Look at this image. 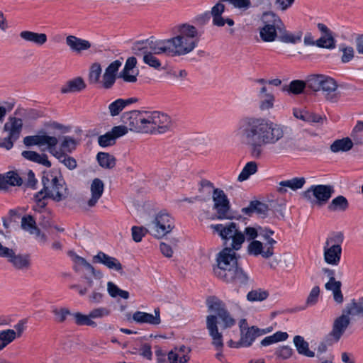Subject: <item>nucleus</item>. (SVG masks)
Returning a JSON list of instances; mask_svg holds the SVG:
<instances>
[{
	"mask_svg": "<svg viewBox=\"0 0 363 363\" xmlns=\"http://www.w3.org/2000/svg\"><path fill=\"white\" fill-rule=\"evenodd\" d=\"M286 127L260 116H246L238 125L236 135L252 157L259 159L264 147L274 145L277 152H286L294 147V139L286 135Z\"/></svg>",
	"mask_w": 363,
	"mask_h": 363,
	"instance_id": "f257e3e1",
	"label": "nucleus"
},
{
	"mask_svg": "<svg viewBox=\"0 0 363 363\" xmlns=\"http://www.w3.org/2000/svg\"><path fill=\"white\" fill-rule=\"evenodd\" d=\"M123 121L130 130L145 134H164L172 130L171 117L160 111H132L123 115Z\"/></svg>",
	"mask_w": 363,
	"mask_h": 363,
	"instance_id": "f03ea898",
	"label": "nucleus"
},
{
	"mask_svg": "<svg viewBox=\"0 0 363 363\" xmlns=\"http://www.w3.org/2000/svg\"><path fill=\"white\" fill-rule=\"evenodd\" d=\"M236 250L225 247L217 256L214 274L220 280L240 287L247 284L249 277L238 267Z\"/></svg>",
	"mask_w": 363,
	"mask_h": 363,
	"instance_id": "7ed1b4c3",
	"label": "nucleus"
},
{
	"mask_svg": "<svg viewBox=\"0 0 363 363\" xmlns=\"http://www.w3.org/2000/svg\"><path fill=\"white\" fill-rule=\"evenodd\" d=\"M213 233H216L223 240L225 247L239 250L245 240L256 239L254 226L242 227L235 222L225 224H212L210 226Z\"/></svg>",
	"mask_w": 363,
	"mask_h": 363,
	"instance_id": "20e7f679",
	"label": "nucleus"
},
{
	"mask_svg": "<svg viewBox=\"0 0 363 363\" xmlns=\"http://www.w3.org/2000/svg\"><path fill=\"white\" fill-rule=\"evenodd\" d=\"M208 311L215 314L208 315L206 317V328L209 335L212 338V345L218 350L223 347V335L218 331L217 316L223 323V328H230L235 325V320L230 316L225 307V304L219 299L212 297L207 300Z\"/></svg>",
	"mask_w": 363,
	"mask_h": 363,
	"instance_id": "39448f33",
	"label": "nucleus"
},
{
	"mask_svg": "<svg viewBox=\"0 0 363 363\" xmlns=\"http://www.w3.org/2000/svg\"><path fill=\"white\" fill-rule=\"evenodd\" d=\"M174 36L168 38L172 57L186 55L198 45L201 32L189 23H182L172 29Z\"/></svg>",
	"mask_w": 363,
	"mask_h": 363,
	"instance_id": "423d86ee",
	"label": "nucleus"
},
{
	"mask_svg": "<svg viewBox=\"0 0 363 363\" xmlns=\"http://www.w3.org/2000/svg\"><path fill=\"white\" fill-rule=\"evenodd\" d=\"M43 189L35 195V200L40 208H44L45 199H50L56 202L65 200L69 196V191L64 179L52 172H44L42 179Z\"/></svg>",
	"mask_w": 363,
	"mask_h": 363,
	"instance_id": "0eeeda50",
	"label": "nucleus"
},
{
	"mask_svg": "<svg viewBox=\"0 0 363 363\" xmlns=\"http://www.w3.org/2000/svg\"><path fill=\"white\" fill-rule=\"evenodd\" d=\"M262 26L259 28L261 40L266 43L274 42L279 38V29H281L282 21L280 17L272 11L264 12L260 18Z\"/></svg>",
	"mask_w": 363,
	"mask_h": 363,
	"instance_id": "6e6552de",
	"label": "nucleus"
},
{
	"mask_svg": "<svg viewBox=\"0 0 363 363\" xmlns=\"http://www.w3.org/2000/svg\"><path fill=\"white\" fill-rule=\"evenodd\" d=\"M308 88L314 91H322L325 99L335 102L339 98L337 84L331 77L325 75H311L308 78Z\"/></svg>",
	"mask_w": 363,
	"mask_h": 363,
	"instance_id": "1a4fd4ad",
	"label": "nucleus"
},
{
	"mask_svg": "<svg viewBox=\"0 0 363 363\" xmlns=\"http://www.w3.org/2000/svg\"><path fill=\"white\" fill-rule=\"evenodd\" d=\"M343 241L344 235L342 232H333L327 237L323 245V257L327 264L333 266L339 264Z\"/></svg>",
	"mask_w": 363,
	"mask_h": 363,
	"instance_id": "9d476101",
	"label": "nucleus"
},
{
	"mask_svg": "<svg viewBox=\"0 0 363 363\" xmlns=\"http://www.w3.org/2000/svg\"><path fill=\"white\" fill-rule=\"evenodd\" d=\"M59 140L55 136H51L47 134L44 130H40L35 135L26 136L23 139V143L26 146L37 145L43 150H47L53 157L57 155V145Z\"/></svg>",
	"mask_w": 363,
	"mask_h": 363,
	"instance_id": "9b49d317",
	"label": "nucleus"
},
{
	"mask_svg": "<svg viewBox=\"0 0 363 363\" xmlns=\"http://www.w3.org/2000/svg\"><path fill=\"white\" fill-rule=\"evenodd\" d=\"M133 50L138 56H140V52H150L151 55H155L164 54L172 56L168 39L137 43L133 45Z\"/></svg>",
	"mask_w": 363,
	"mask_h": 363,
	"instance_id": "f8f14e48",
	"label": "nucleus"
},
{
	"mask_svg": "<svg viewBox=\"0 0 363 363\" xmlns=\"http://www.w3.org/2000/svg\"><path fill=\"white\" fill-rule=\"evenodd\" d=\"M174 227L173 218L164 212L157 214L155 219L148 225L150 233L158 239L162 238L169 233Z\"/></svg>",
	"mask_w": 363,
	"mask_h": 363,
	"instance_id": "ddd939ff",
	"label": "nucleus"
},
{
	"mask_svg": "<svg viewBox=\"0 0 363 363\" xmlns=\"http://www.w3.org/2000/svg\"><path fill=\"white\" fill-rule=\"evenodd\" d=\"M212 199L213 202V209L216 212L215 218L230 220L233 218L230 213V201L223 190L220 189H213Z\"/></svg>",
	"mask_w": 363,
	"mask_h": 363,
	"instance_id": "4468645a",
	"label": "nucleus"
},
{
	"mask_svg": "<svg viewBox=\"0 0 363 363\" xmlns=\"http://www.w3.org/2000/svg\"><path fill=\"white\" fill-rule=\"evenodd\" d=\"M334 191L331 185H313L302 193V196L308 201H311L313 196L316 203L323 205L329 201Z\"/></svg>",
	"mask_w": 363,
	"mask_h": 363,
	"instance_id": "2eb2a0df",
	"label": "nucleus"
},
{
	"mask_svg": "<svg viewBox=\"0 0 363 363\" xmlns=\"http://www.w3.org/2000/svg\"><path fill=\"white\" fill-rule=\"evenodd\" d=\"M23 126L22 120L16 118H10L5 123L4 130L8 133V136L1 139L0 147L10 150L13 143L19 138Z\"/></svg>",
	"mask_w": 363,
	"mask_h": 363,
	"instance_id": "dca6fc26",
	"label": "nucleus"
},
{
	"mask_svg": "<svg viewBox=\"0 0 363 363\" xmlns=\"http://www.w3.org/2000/svg\"><path fill=\"white\" fill-rule=\"evenodd\" d=\"M121 65L122 62L119 60H116L112 62L105 69V71L101 77L96 87L105 90L112 89L116 83L117 79V73Z\"/></svg>",
	"mask_w": 363,
	"mask_h": 363,
	"instance_id": "f3484780",
	"label": "nucleus"
},
{
	"mask_svg": "<svg viewBox=\"0 0 363 363\" xmlns=\"http://www.w3.org/2000/svg\"><path fill=\"white\" fill-rule=\"evenodd\" d=\"M250 242L247 252L248 255L258 257L261 256L264 259H269L274 254V247L271 245L270 242L267 243L257 240H248Z\"/></svg>",
	"mask_w": 363,
	"mask_h": 363,
	"instance_id": "a211bd4d",
	"label": "nucleus"
},
{
	"mask_svg": "<svg viewBox=\"0 0 363 363\" xmlns=\"http://www.w3.org/2000/svg\"><path fill=\"white\" fill-rule=\"evenodd\" d=\"M154 312L155 314L153 315L146 312L136 311L133 315L127 314L126 318L128 321H134L138 324L157 325L161 323L160 308H155Z\"/></svg>",
	"mask_w": 363,
	"mask_h": 363,
	"instance_id": "6ab92c4d",
	"label": "nucleus"
},
{
	"mask_svg": "<svg viewBox=\"0 0 363 363\" xmlns=\"http://www.w3.org/2000/svg\"><path fill=\"white\" fill-rule=\"evenodd\" d=\"M317 27L323 35L315 41V45L322 48L334 49L335 40L333 32L323 23H318Z\"/></svg>",
	"mask_w": 363,
	"mask_h": 363,
	"instance_id": "aec40b11",
	"label": "nucleus"
},
{
	"mask_svg": "<svg viewBox=\"0 0 363 363\" xmlns=\"http://www.w3.org/2000/svg\"><path fill=\"white\" fill-rule=\"evenodd\" d=\"M190 347L184 345L176 346L167 353V358L170 363H186L189 359Z\"/></svg>",
	"mask_w": 363,
	"mask_h": 363,
	"instance_id": "412c9836",
	"label": "nucleus"
},
{
	"mask_svg": "<svg viewBox=\"0 0 363 363\" xmlns=\"http://www.w3.org/2000/svg\"><path fill=\"white\" fill-rule=\"evenodd\" d=\"M350 323V317H346L342 313L341 315L335 319L330 336L335 341H338L345 333Z\"/></svg>",
	"mask_w": 363,
	"mask_h": 363,
	"instance_id": "4be33fe9",
	"label": "nucleus"
},
{
	"mask_svg": "<svg viewBox=\"0 0 363 363\" xmlns=\"http://www.w3.org/2000/svg\"><path fill=\"white\" fill-rule=\"evenodd\" d=\"M346 317H350V321L362 320L363 322V305L360 301L352 300L347 303L342 312Z\"/></svg>",
	"mask_w": 363,
	"mask_h": 363,
	"instance_id": "5701e85b",
	"label": "nucleus"
},
{
	"mask_svg": "<svg viewBox=\"0 0 363 363\" xmlns=\"http://www.w3.org/2000/svg\"><path fill=\"white\" fill-rule=\"evenodd\" d=\"M93 262L102 264L109 269L117 272H121L123 269L122 264L116 258L111 257L103 252H99L97 255L94 256Z\"/></svg>",
	"mask_w": 363,
	"mask_h": 363,
	"instance_id": "b1692460",
	"label": "nucleus"
},
{
	"mask_svg": "<svg viewBox=\"0 0 363 363\" xmlns=\"http://www.w3.org/2000/svg\"><path fill=\"white\" fill-rule=\"evenodd\" d=\"M306 182L305 177H294L291 179L280 182L277 190L279 194H285L288 188L292 191H297L303 188Z\"/></svg>",
	"mask_w": 363,
	"mask_h": 363,
	"instance_id": "393cba45",
	"label": "nucleus"
},
{
	"mask_svg": "<svg viewBox=\"0 0 363 363\" xmlns=\"http://www.w3.org/2000/svg\"><path fill=\"white\" fill-rule=\"evenodd\" d=\"M22 184V178L16 172L10 171L0 174V190H7L10 186H19Z\"/></svg>",
	"mask_w": 363,
	"mask_h": 363,
	"instance_id": "a878e982",
	"label": "nucleus"
},
{
	"mask_svg": "<svg viewBox=\"0 0 363 363\" xmlns=\"http://www.w3.org/2000/svg\"><path fill=\"white\" fill-rule=\"evenodd\" d=\"M65 42L69 49L77 53L87 50L91 47V44L89 40L72 35L66 37Z\"/></svg>",
	"mask_w": 363,
	"mask_h": 363,
	"instance_id": "bb28decb",
	"label": "nucleus"
},
{
	"mask_svg": "<svg viewBox=\"0 0 363 363\" xmlns=\"http://www.w3.org/2000/svg\"><path fill=\"white\" fill-rule=\"evenodd\" d=\"M8 261L17 270L27 271L30 267V259L28 255H16L13 250L12 255L8 257Z\"/></svg>",
	"mask_w": 363,
	"mask_h": 363,
	"instance_id": "cd10ccee",
	"label": "nucleus"
},
{
	"mask_svg": "<svg viewBox=\"0 0 363 363\" xmlns=\"http://www.w3.org/2000/svg\"><path fill=\"white\" fill-rule=\"evenodd\" d=\"M20 38L26 43H31L37 46H42L48 41L45 33H35L30 30H23L19 33Z\"/></svg>",
	"mask_w": 363,
	"mask_h": 363,
	"instance_id": "c85d7f7f",
	"label": "nucleus"
},
{
	"mask_svg": "<svg viewBox=\"0 0 363 363\" xmlns=\"http://www.w3.org/2000/svg\"><path fill=\"white\" fill-rule=\"evenodd\" d=\"M104 189V182L98 178L94 179L90 186L91 196L87 201L89 207H94L101 197Z\"/></svg>",
	"mask_w": 363,
	"mask_h": 363,
	"instance_id": "c756f323",
	"label": "nucleus"
},
{
	"mask_svg": "<svg viewBox=\"0 0 363 363\" xmlns=\"http://www.w3.org/2000/svg\"><path fill=\"white\" fill-rule=\"evenodd\" d=\"M86 85L81 77H75L67 81L61 88L62 94L79 92L86 88Z\"/></svg>",
	"mask_w": 363,
	"mask_h": 363,
	"instance_id": "7c9ffc66",
	"label": "nucleus"
},
{
	"mask_svg": "<svg viewBox=\"0 0 363 363\" xmlns=\"http://www.w3.org/2000/svg\"><path fill=\"white\" fill-rule=\"evenodd\" d=\"M259 108L261 111H268L274 107V96L267 91L265 86H263L259 94Z\"/></svg>",
	"mask_w": 363,
	"mask_h": 363,
	"instance_id": "2f4dec72",
	"label": "nucleus"
},
{
	"mask_svg": "<svg viewBox=\"0 0 363 363\" xmlns=\"http://www.w3.org/2000/svg\"><path fill=\"white\" fill-rule=\"evenodd\" d=\"M22 156L28 160L44 165L47 167H50L52 165L50 161L48 160V155L45 153L40 154L35 151L26 150L22 152Z\"/></svg>",
	"mask_w": 363,
	"mask_h": 363,
	"instance_id": "473e14b6",
	"label": "nucleus"
},
{
	"mask_svg": "<svg viewBox=\"0 0 363 363\" xmlns=\"http://www.w3.org/2000/svg\"><path fill=\"white\" fill-rule=\"evenodd\" d=\"M137 100L134 98L127 99H118L108 105L110 115L113 117L120 114V113L128 105H130Z\"/></svg>",
	"mask_w": 363,
	"mask_h": 363,
	"instance_id": "72a5a7b5",
	"label": "nucleus"
},
{
	"mask_svg": "<svg viewBox=\"0 0 363 363\" xmlns=\"http://www.w3.org/2000/svg\"><path fill=\"white\" fill-rule=\"evenodd\" d=\"M259 328L256 326H252L247 328L245 330H242L240 333L241 343H242L243 347H248L252 345L255 340L259 337V333L257 332Z\"/></svg>",
	"mask_w": 363,
	"mask_h": 363,
	"instance_id": "f704fd0d",
	"label": "nucleus"
},
{
	"mask_svg": "<svg viewBox=\"0 0 363 363\" xmlns=\"http://www.w3.org/2000/svg\"><path fill=\"white\" fill-rule=\"evenodd\" d=\"M281 29H279V40L285 43H292L295 44L298 42H300L302 37V33L298 31L296 33H292L289 32L286 30V28L282 21Z\"/></svg>",
	"mask_w": 363,
	"mask_h": 363,
	"instance_id": "c9c22d12",
	"label": "nucleus"
},
{
	"mask_svg": "<svg viewBox=\"0 0 363 363\" xmlns=\"http://www.w3.org/2000/svg\"><path fill=\"white\" fill-rule=\"evenodd\" d=\"M21 226L23 230L31 235H40V230L37 227L34 218L30 215H26L21 218Z\"/></svg>",
	"mask_w": 363,
	"mask_h": 363,
	"instance_id": "e433bc0d",
	"label": "nucleus"
},
{
	"mask_svg": "<svg viewBox=\"0 0 363 363\" xmlns=\"http://www.w3.org/2000/svg\"><path fill=\"white\" fill-rule=\"evenodd\" d=\"M223 2V1L220 0L213 6L211 11V14L213 16V23L218 27L223 26L225 24V19L222 17V13L225 11V5Z\"/></svg>",
	"mask_w": 363,
	"mask_h": 363,
	"instance_id": "4c0bfd02",
	"label": "nucleus"
},
{
	"mask_svg": "<svg viewBox=\"0 0 363 363\" xmlns=\"http://www.w3.org/2000/svg\"><path fill=\"white\" fill-rule=\"evenodd\" d=\"M294 343L298 354L308 357H313L315 353L309 350V344L300 335L294 337Z\"/></svg>",
	"mask_w": 363,
	"mask_h": 363,
	"instance_id": "58836bf2",
	"label": "nucleus"
},
{
	"mask_svg": "<svg viewBox=\"0 0 363 363\" xmlns=\"http://www.w3.org/2000/svg\"><path fill=\"white\" fill-rule=\"evenodd\" d=\"M353 147V142L350 138H344L335 140L330 147V150L337 153L339 152H347Z\"/></svg>",
	"mask_w": 363,
	"mask_h": 363,
	"instance_id": "ea45409f",
	"label": "nucleus"
},
{
	"mask_svg": "<svg viewBox=\"0 0 363 363\" xmlns=\"http://www.w3.org/2000/svg\"><path fill=\"white\" fill-rule=\"evenodd\" d=\"M306 87H308V79L306 82L302 80H293L289 85L283 86L282 90L289 94L298 95L302 93Z\"/></svg>",
	"mask_w": 363,
	"mask_h": 363,
	"instance_id": "a19ab883",
	"label": "nucleus"
},
{
	"mask_svg": "<svg viewBox=\"0 0 363 363\" xmlns=\"http://www.w3.org/2000/svg\"><path fill=\"white\" fill-rule=\"evenodd\" d=\"M101 73L102 68L99 62H94L91 64L88 75V80L89 84L96 86L101 79Z\"/></svg>",
	"mask_w": 363,
	"mask_h": 363,
	"instance_id": "79ce46f5",
	"label": "nucleus"
},
{
	"mask_svg": "<svg viewBox=\"0 0 363 363\" xmlns=\"http://www.w3.org/2000/svg\"><path fill=\"white\" fill-rule=\"evenodd\" d=\"M256 231V238L258 236H260L263 239V242L269 243L271 245L274 246L277 243V242L272 238V235L274 234V231L267 228H262L261 226L254 227Z\"/></svg>",
	"mask_w": 363,
	"mask_h": 363,
	"instance_id": "37998d69",
	"label": "nucleus"
},
{
	"mask_svg": "<svg viewBox=\"0 0 363 363\" xmlns=\"http://www.w3.org/2000/svg\"><path fill=\"white\" fill-rule=\"evenodd\" d=\"M348 206L347 199L343 196H338L331 201L328 208L330 211H345Z\"/></svg>",
	"mask_w": 363,
	"mask_h": 363,
	"instance_id": "c03bdc74",
	"label": "nucleus"
},
{
	"mask_svg": "<svg viewBox=\"0 0 363 363\" xmlns=\"http://www.w3.org/2000/svg\"><path fill=\"white\" fill-rule=\"evenodd\" d=\"M74 318V323L76 325L79 326H90L92 328H96L97 326V323L92 320L89 313L86 315L82 313L77 312L72 314Z\"/></svg>",
	"mask_w": 363,
	"mask_h": 363,
	"instance_id": "a18cd8bd",
	"label": "nucleus"
},
{
	"mask_svg": "<svg viewBox=\"0 0 363 363\" xmlns=\"http://www.w3.org/2000/svg\"><path fill=\"white\" fill-rule=\"evenodd\" d=\"M75 147V140L69 136H64L60 143V147H57V152H61L62 154H68L71 153Z\"/></svg>",
	"mask_w": 363,
	"mask_h": 363,
	"instance_id": "49530a36",
	"label": "nucleus"
},
{
	"mask_svg": "<svg viewBox=\"0 0 363 363\" xmlns=\"http://www.w3.org/2000/svg\"><path fill=\"white\" fill-rule=\"evenodd\" d=\"M96 158L100 166L104 168L111 169L116 165L115 157L108 153L99 152Z\"/></svg>",
	"mask_w": 363,
	"mask_h": 363,
	"instance_id": "de8ad7c7",
	"label": "nucleus"
},
{
	"mask_svg": "<svg viewBox=\"0 0 363 363\" xmlns=\"http://www.w3.org/2000/svg\"><path fill=\"white\" fill-rule=\"evenodd\" d=\"M16 338L14 330H5L0 332V351L5 348Z\"/></svg>",
	"mask_w": 363,
	"mask_h": 363,
	"instance_id": "09e8293b",
	"label": "nucleus"
},
{
	"mask_svg": "<svg viewBox=\"0 0 363 363\" xmlns=\"http://www.w3.org/2000/svg\"><path fill=\"white\" fill-rule=\"evenodd\" d=\"M257 171V164L255 162H249L243 167L242 172L238 175V180L243 182L247 180L251 175L255 174Z\"/></svg>",
	"mask_w": 363,
	"mask_h": 363,
	"instance_id": "8fccbe9b",
	"label": "nucleus"
},
{
	"mask_svg": "<svg viewBox=\"0 0 363 363\" xmlns=\"http://www.w3.org/2000/svg\"><path fill=\"white\" fill-rule=\"evenodd\" d=\"M294 350L288 345H281L276 348L274 354L278 360H286L292 357Z\"/></svg>",
	"mask_w": 363,
	"mask_h": 363,
	"instance_id": "3c124183",
	"label": "nucleus"
},
{
	"mask_svg": "<svg viewBox=\"0 0 363 363\" xmlns=\"http://www.w3.org/2000/svg\"><path fill=\"white\" fill-rule=\"evenodd\" d=\"M54 157L70 170L74 169L77 166L76 160L69 156L68 154H62L61 152H58Z\"/></svg>",
	"mask_w": 363,
	"mask_h": 363,
	"instance_id": "603ef678",
	"label": "nucleus"
},
{
	"mask_svg": "<svg viewBox=\"0 0 363 363\" xmlns=\"http://www.w3.org/2000/svg\"><path fill=\"white\" fill-rule=\"evenodd\" d=\"M107 291L108 294L113 298H116L117 296H120L123 299H128L129 298L128 291L119 289L111 281L107 283Z\"/></svg>",
	"mask_w": 363,
	"mask_h": 363,
	"instance_id": "864d4df0",
	"label": "nucleus"
},
{
	"mask_svg": "<svg viewBox=\"0 0 363 363\" xmlns=\"http://www.w3.org/2000/svg\"><path fill=\"white\" fill-rule=\"evenodd\" d=\"M362 125V121H358L352 131L351 137L353 142V145H363V128Z\"/></svg>",
	"mask_w": 363,
	"mask_h": 363,
	"instance_id": "5fc2aeb1",
	"label": "nucleus"
},
{
	"mask_svg": "<svg viewBox=\"0 0 363 363\" xmlns=\"http://www.w3.org/2000/svg\"><path fill=\"white\" fill-rule=\"evenodd\" d=\"M269 296L268 291L262 289H257L250 291L247 295V299L249 301H262Z\"/></svg>",
	"mask_w": 363,
	"mask_h": 363,
	"instance_id": "6e6d98bb",
	"label": "nucleus"
},
{
	"mask_svg": "<svg viewBox=\"0 0 363 363\" xmlns=\"http://www.w3.org/2000/svg\"><path fill=\"white\" fill-rule=\"evenodd\" d=\"M52 313L55 316V320L57 323H63L66 320L67 317L71 315L70 311L67 308L53 307Z\"/></svg>",
	"mask_w": 363,
	"mask_h": 363,
	"instance_id": "4d7b16f0",
	"label": "nucleus"
},
{
	"mask_svg": "<svg viewBox=\"0 0 363 363\" xmlns=\"http://www.w3.org/2000/svg\"><path fill=\"white\" fill-rule=\"evenodd\" d=\"M140 55L143 56V62L150 67L157 69L160 68L161 62L157 55H151L150 52H140Z\"/></svg>",
	"mask_w": 363,
	"mask_h": 363,
	"instance_id": "13d9d810",
	"label": "nucleus"
},
{
	"mask_svg": "<svg viewBox=\"0 0 363 363\" xmlns=\"http://www.w3.org/2000/svg\"><path fill=\"white\" fill-rule=\"evenodd\" d=\"M89 314L94 320V319H101L108 316L111 314V311L106 307H99L90 311Z\"/></svg>",
	"mask_w": 363,
	"mask_h": 363,
	"instance_id": "bf43d9fd",
	"label": "nucleus"
},
{
	"mask_svg": "<svg viewBox=\"0 0 363 363\" xmlns=\"http://www.w3.org/2000/svg\"><path fill=\"white\" fill-rule=\"evenodd\" d=\"M320 295V288L318 286L313 287L311 291H310L306 301V307H311L315 306L318 301Z\"/></svg>",
	"mask_w": 363,
	"mask_h": 363,
	"instance_id": "052dcab7",
	"label": "nucleus"
},
{
	"mask_svg": "<svg viewBox=\"0 0 363 363\" xmlns=\"http://www.w3.org/2000/svg\"><path fill=\"white\" fill-rule=\"evenodd\" d=\"M98 143L101 147H108L114 145L116 143V139L110 131L106 133L105 135L99 136L98 138Z\"/></svg>",
	"mask_w": 363,
	"mask_h": 363,
	"instance_id": "680f3d73",
	"label": "nucleus"
},
{
	"mask_svg": "<svg viewBox=\"0 0 363 363\" xmlns=\"http://www.w3.org/2000/svg\"><path fill=\"white\" fill-rule=\"evenodd\" d=\"M131 230L133 239L137 242L141 241L143 237H144L147 232H150L149 228L147 229L142 226H133Z\"/></svg>",
	"mask_w": 363,
	"mask_h": 363,
	"instance_id": "e2e57ef3",
	"label": "nucleus"
},
{
	"mask_svg": "<svg viewBox=\"0 0 363 363\" xmlns=\"http://www.w3.org/2000/svg\"><path fill=\"white\" fill-rule=\"evenodd\" d=\"M340 50L342 52L341 61L343 63H347L354 58V50L352 47L342 45L340 48Z\"/></svg>",
	"mask_w": 363,
	"mask_h": 363,
	"instance_id": "0e129e2a",
	"label": "nucleus"
},
{
	"mask_svg": "<svg viewBox=\"0 0 363 363\" xmlns=\"http://www.w3.org/2000/svg\"><path fill=\"white\" fill-rule=\"evenodd\" d=\"M254 211L256 214L260 217H265L269 211V208L267 204L258 201H253Z\"/></svg>",
	"mask_w": 363,
	"mask_h": 363,
	"instance_id": "69168bd1",
	"label": "nucleus"
},
{
	"mask_svg": "<svg viewBox=\"0 0 363 363\" xmlns=\"http://www.w3.org/2000/svg\"><path fill=\"white\" fill-rule=\"evenodd\" d=\"M119 77L122 78L125 82L135 83L137 81V74H133L132 70L123 69L120 72Z\"/></svg>",
	"mask_w": 363,
	"mask_h": 363,
	"instance_id": "338daca9",
	"label": "nucleus"
},
{
	"mask_svg": "<svg viewBox=\"0 0 363 363\" xmlns=\"http://www.w3.org/2000/svg\"><path fill=\"white\" fill-rule=\"evenodd\" d=\"M126 125H118L114 126L111 130V133L114 136V138L116 140V138L125 135L126 133H128V130H130L129 126L125 124Z\"/></svg>",
	"mask_w": 363,
	"mask_h": 363,
	"instance_id": "774afa93",
	"label": "nucleus"
}]
</instances>
